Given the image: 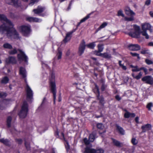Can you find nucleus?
Masks as SVG:
<instances>
[{
    "mask_svg": "<svg viewBox=\"0 0 153 153\" xmlns=\"http://www.w3.org/2000/svg\"><path fill=\"white\" fill-rule=\"evenodd\" d=\"M0 20L3 22V24L0 26V33H3L6 32L8 37H18V34L14 28L13 25L11 22L8 19L4 14H0Z\"/></svg>",
    "mask_w": 153,
    "mask_h": 153,
    "instance_id": "1",
    "label": "nucleus"
},
{
    "mask_svg": "<svg viewBox=\"0 0 153 153\" xmlns=\"http://www.w3.org/2000/svg\"><path fill=\"white\" fill-rule=\"evenodd\" d=\"M134 32H130L129 33V35L134 38H139L140 34L142 33V35L145 37L146 39L149 38V36L147 33L146 30H143V31H140V27L134 25Z\"/></svg>",
    "mask_w": 153,
    "mask_h": 153,
    "instance_id": "2",
    "label": "nucleus"
},
{
    "mask_svg": "<svg viewBox=\"0 0 153 153\" xmlns=\"http://www.w3.org/2000/svg\"><path fill=\"white\" fill-rule=\"evenodd\" d=\"M28 111V105L26 101H24L21 107V109L18 115L21 118H24L27 116Z\"/></svg>",
    "mask_w": 153,
    "mask_h": 153,
    "instance_id": "3",
    "label": "nucleus"
},
{
    "mask_svg": "<svg viewBox=\"0 0 153 153\" xmlns=\"http://www.w3.org/2000/svg\"><path fill=\"white\" fill-rule=\"evenodd\" d=\"M26 83V86L25 89L26 92L27 98V100L29 101V100H31L32 99L33 93L30 88L27 84V82Z\"/></svg>",
    "mask_w": 153,
    "mask_h": 153,
    "instance_id": "4",
    "label": "nucleus"
},
{
    "mask_svg": "<svg viewBox=\"0 0 153 153\" xmlns=\"http://www.w3.org/2000/svg\"><path fill=\"white\" fill-rule=\"evenodd\" d=\"M18 50L20 53L18 54L17 55L18 60L20 61H24L27 63L28 59L27 56L21 50Z\"/></svg>",
    "mask_w": 153,
    "mask_h": 153,
    "instance_id": "5",
    "label": "nucleus"
},
{
    "mask_svg": "<svg viewBox=\"0 0 153 153\" xmlns=\"http://www.w3.org/2000/svg\"><path fill=\"white\" fill-rule=\"evenodd\" d=\"M104 150L101 148H99L95 150L87 148L85 149L84 153H104Z\"/></svg>",
    "mask_w": 153,
    "mask_h": 153,
    "instance_id": "6",
    "label": "nucleus"
},
{
    "mask_svg": "<svg viewBox=\"0 0 153 153\" xmlns=\"http://www.w3.org/2000/svg\"><path fill=\"white\" fill-rule=\"evenodd\" d=\"M21 31L22 33L25 36H27L30 34V27L28 26H22L21 27Z\"/></svg>",
    "mask_w": 153,
    "mask_h": 153,
    "instance_id": "7",
    "label": "nucleus"
},
{
    "mask_svg": "<svg viewBox=\"0 0 153 153\" xmlns=\"http://www.w3.org/2000/svg\"><path fill=\"white\" fill-rule=\"evenodd\" d=\"M86 46L85 42L84 40H83L79 47L78 53L79 56H81L84 53Z\"/></svg>",
    "mask_w": 153,
    "mask_h": 153,
    "instance_id": "8",
    "label": "nucleus"
},
{
    "mask_svg": "<svg viewBox=\"0 0 153 153\" xmlns=\"http://www.w3.org/2000/svg\"><path fill=\"white\" fill-rule=\"evenodd\" d=\"M51 89V92L53 94L54 102L55 103L56 99V89L55 82H50Z\"/></svg>",
    "mask_w": 153,
    "mask_h": 153,
    "instance_id": "9",
    "label": "nucleus"
},
{
    "mask_svg": "<svg viewBox=\"0 0 153 153\" xmlns=\"http://www.w3.org/2000/svg\"><path fill=\"white\" fill-rule=\"evenodd\" d=\"M19 74L22 78L24 79L25 83H27V82L26 78L27 76V73L25 68L22 67H20L19 69Z\"/></svg>",
    "mask_w": 153,
    "mask_h": 153,
    "instance_id": "10",
    "label": "nucleus"
},
{
    "mask_svg": "<svg viewBox=\"0 0 153 153\" xmlns=\"http://www.w3.org/2000/svg\"><path fill=\"white\" fill-rule=\"evenodd\" d=\"M143 82H146V83L150 85L153 84V78L150 76H147L143 77L142 79Z\"/></svg>",
    "mask_w": 153,
    "mask_h": 153,
    "instance_id": "11",
    "label": "nucleus"
},
{
    "mask_svg": "<svg viewBox=\"0 0 153 153\" xmlns=\"http://www.w3.org/2000/svg\"><path fill=\"white\" fill-rule=\"evenodd\" d=\"M76 30V29H73L70 32L67 33L66 34V36L65 39L63 40V41L65 43H66L69 41L71 39L72 33L74 32Z\"/></svg>",
    "mask_w": 153,
    "mask_h": 153,
    "instance_id": "12",
    "label": "nucleus"
},
{
    "mask_svg": "<svg viewBox=\"0 0 153 153\" xmlns=\"http://www.w3.org/2000/svg\"><path fill=\"white\" fill-rule=\"evenodd\" d=\"M128 48L131 51H137L140 49V46L137 44H131L128 46Z\"/></svg>",
    "mask_w": 153,
    "mask_h": 153,
    "instance_id": "13",
    "label": "nucleus"
},
{
    "mask_svg": "<svg viewBox=\"0 0 153 153\" xmlns=\"http://www.w3.org/2000/svg\"><path fill=\"white\" fill-rule=\"evenodd\" d=\"M27 21L30 22H40L42 21V20L40 19H38L35 17H29L26 18Z\"/></svg>",
    "mask_w": 153,
    "mask_h": 153,
    "instance_id": "14",
    "label": "nucleus"
},
{
    "mask_svg": "<svg viewBox=\"0 0 153 153\" xmlns=\"http://www.w3.org/2000/svg\"><path fill=\"white\" fill-rule=\"evenodd\" d=\"M151 26L148 23L143 24L142 25V28L143 30H148L151 31Z\"/></svg>",
    "mask_w": 153,
    "mask_h": 153,
    "instance_id": "15",
    "label": "nucleus"
},
{
    "mask_svg": "<svg viewBox=\"0 0 153 153\" xmlns=\"http://www.w3.org/2000/svg\"><path fill=\"white\" fill-rule=\"evenodd\" d=\"M126 14L129 16H134L135 13L133 11L131 10L129 7H126L125 9Z\"/></svg>",
    "mask_w": 153,
    "mask_h": 153,
    "instance_id": "16",
    "label": "nucleus"
},
{
    "mask_svg": "<svg viewBox=\"0 0 153 153\" xmlns=\"http://www.w3.org/2000/svg\"><path fill=\"white\" fill-rule=\"evenodd\" d=\"M44 7L38 6L36 9L33 10V11L36 14H39L43 12L45 10Z\"/></svg>",
    "mask_w": 153,
    "mask_h": 153,
    "instance_id": "17",
    "label": "nucleus"
},
{
    "mask_svg": "<svg viewBox=\"0 0 153 153\" xmlns=\"http://www.w3.org/2000/svg\"><path fill=\"white\" fill-rule=\"evenodd\" d=\"M44 7L38 6L36 9L33 10V11L36 14H39L43 12L45 10Z\"/></svg>",
    "mask_w": 153,
    "mask_h": 153,
    "instance_id": "18",
    "label": "nucleus"
},
{
    "mask_svg": "<svg viewBox=\"0 0 153 153\" xmlns=\"http://www.w3.org/2000/svg\"><path fill=\"white\" fill-rule=\"evenodd\" d=\"M6 62L8 63L16 64V60L15 57L9 56L6 59Z\"/></svg>",
    "mask_w": 153,
    "mask_h": 153,
    "instance_id": "19",
    "label": "nucleus"
},
{
    "mask_svg": "<svg viewBox=\"0 0 153 153\" xmlns=\"http://www.w3.org/2000/svg\"><path fill=\"white\" fill-rule=\"evenodd\" d=\"M151 125L149 124L142 126L141 129L142 130V132H145L146 131L150 130L151 128Z\"/></svg>",
    "mask_w": 153,
    "mask_h": 153,
    "instance_id": "20",
    "label": "nucleus"
},
{
    "mask_svg": "<svg viewBox=\"0 0 153 153\" xmlns=\"http://www.w3.org/2000/svg\"><path fill=\"white\" fill-rule=\"evenodd\" d=\"M113 144L117 147H121L123 146V144L119 141L114 138L111 139Z\"/></svg>",
    "mask_w": 153,
    "mask_h": 153,
    "instance_id": "21",
    "label": "nucleus"
},
{
    "mask_svg": "<svg viewBox=\"0 0 153 153\" xmlns=\"http://www.w3.org/2000/svg\"><path fill=\"white\" fill-rule=\"evenodd\" d=\"M96 89L97 92H98V94L97 95V96L98 100H99L100 102L102 104H103L104 103V99L102 96H100V92L99 91V89L96 86Z\"/></svg>",
    "mask_w": 153,
    "mask_h": 153,
    "instance_id": "22",
    "label": "nucleus"
},
{
    "mask_svg": "<svg viewBox=\"0 0 153 153\" xmlns=\"http://www.w3.org/2000/svg\"><path fill=\"white\" fill-rule=\"evenodd\" d=\"M12 4L16 7H18L21 6V2L19 0H13Z\"/></svg>",
    "mask_w": 153,
    "mask_h": 153,
    "instance_id": "23",
    "label": "nucleus"
},
{
    "mask_svg": "<svg viewBox=\"0 0 153 153\" xmlns=\"http://www.w3.org/2000/svg\"><path fill=\"white\" fill-rule=\"evenodd\" d=\"M116 126L117 130L119 132V133L122 135H124L125 134V131L123 128L117 124H116Z\"/></svg>",
    "mask_w": 153,
    "mask_h": 153,
    "instance_id": "24",
    "label": "nucleus"
},
{
    "mask_svg": "<svg viewBox=\"0 0 153 153\" xmlns=\"http://www.w3.org/2000/svg\"><path fill=\"white\" fill-rule=\"evenodd\" d=\"M61 134L62 137H60V139H63L66 142V144L65 145V148L67 150V151H68V150L70 149L69 145L68 144V142L65 140V139L64 137V134L62 132L61 133Z\"/></svg>",
    "mask_w": 153,
    "mask_h": 153,
    "instance_id": "25",
    "label": "nucleus"
},
{
    "mask_svg": "<svg viewBox=\"0 0 153 153\" xmlns=\"http://www.w3.org/2000/svg\"><path fill=\"white\" fill-rule=\"evenodd\" d=\"M3 48L5 49H11L12 48V46L8 43H5L3 45Z\"/></svg>",
    "mask_w": 153,
    "mask_h": 153,
    "instance_id": "26",
    "label": "nucleus"
},
{
    "mask_svg": "<svg viewBox=\"0 0 153 153\" xmlns=\"http://www.w3.org/2000/svg\"><path fill=\"white\" fill-rule=\"evenodd\" d=\"M107 25V23L105 22L103 23L99 27H98L96 30L95 33H97L101 29L105 27Z\"/></svg>",
    "mask_w": 153,
    "mask_h": 153,
    "instance_id": "27",
    "label": "nucleus"
},
{
    "mask_svg": "<svg viewBox=\"0 0 153 153\" xmlns=\"http://www.w3.org/2000/svg\"><path fill=\"white\" fill-rule=\"evenodd\" d=\"M95 134L94 133H92L90 134L89 136V140L90 142H93L95 139Z\"/></svg>",
    "mask_w": 153,
    "mask_h": 153,
    "instance_id": "28",
    "label": "nucleus"
},
{
    "mask_svg": "<svg viewBox=\"0 0 153 153\" xmlns=\"http://www.w3.org/2000/svg\"><path fill=\"white\" fill-rule=\"evenodd\" d=\"M12 120V117L10 116L7 117V124L8 127L11 126V123Z\"/></svg>",
    "mask_w": 153,
    "mask_h": 153,
    "instance_id": "29",
    "label": "nucleus"
},
{
    "mask_svg": "<svg viewBox=\"0 0 153 153\" xmlns=\"http://www.w3.org/2000/svg\"><path fill=\"white\" fill-rule=\"evenodd\" d=\"M95 42H94L91 43L86 45V46L89 48L93 49L95 46Z\"/></svg>",
    "mask_w": 153,
    "mask_h": 153,
    "instance_id": "30",
    "label": "nucleus"
},
{
    "mask_svg": "<svg viewBox=\"0 0 153 153\" xmlns=\"http://www.w3.org/2000/svg\"><path fill=\"white\" fill-rule=\"evenodd\" d=\"M9 80V79L7 77H4L2 79L1 81V83L6 84L8 82Z\"/></svg>",
    "mask_w": 153,
    "mask_h": 153,
    "instance_id": "31",
    "label": "nucleus"
},
{
    "mask_svg": "<svg viewBox=\"0 0 153 153\" xmlns=\"http://www.w3.org/2000/svg\"><path fill=\"white\" fill-rule=\"evenodd\" d=\"M62 54V51L59 50V48H58V52L56 55V56L57 57V59H60L61 58Z\"/></svg>",
    "mask_w": 153,
    "mask_h": 153,
    "instance_id": "32",
    "label": "nucleus"
},
{
    "mask_svg": "<svg viewBox=\"0 0 153 153\" xmlns=\"http://www.w3.org/2000/svg\"><path fill=\"white\" fill-rule=\"evenodd\" d=\"M17 53V50L16 48H14L13 50L10 51H9V53L11 55H13Z\"/></svg>",
    "mask_w": 153,
    "mask_h": 153,
    "instance_id": "33",
    "label": "nucleus"
},
{
    "mask_svg": "<svg viewBox=\"0 0 153 153\" xmlns=\"http://www.w3.org/2000/svg\"><path fill=\"white\" fill-rule=\"evenodd\" d=\"M25 146L27 150H29L30 149V144L29 143L25 141Z\"/></svg>",
    "mask_w": 153,
    "mask_h": 153,
    "instance_id": "34",
    "label": "nucleus"
},
{
    "mask_svg": "<svg viewBox=\"0 0 153 153\" xmlns=\"http://www.w3.org/2000/svg\"><path fill=\"white\" fill-rule=\"evenodd\" d=\"M103 44H99L98 45V50L99 52H101L103 49Z\"/></svg>",
    "mask_w": 153,
    "mask_h": 153,
    "instance_id": "35",
    "label": "nucleus"
},
{
    "mask_svg": "<svg viewBox=\"0 0 153 153\" xmlns=\"http://www.w3.org/2000/svg\"><path fill=\"white\" fill-rule=\"evenodd\" d=\"M117 16H121L123 17H124V15L123 13V11L120 10H119L117 12Z\"/></svg>",
    "mask_w": 153,
    "mask_h": 153,
    "instance_id": "36",
    "label": "nucleus"
},
{
    "mask_svg": "<svg viewBox=\"0 0 153 153\" xmlns=\"http://www.w3.org/2000/svg\"><path fill=\"white\" fill-rule=\"evenodd\" d=\"M131 142L134 145H136L138 143L137 140L134 138H133L131 140Z\"/></svg>",
    "mask_w": 153,
    "mask_h": 153,
    "instance_id": "37",
    "label": "nucleus"
},
{
    "mask_svg": "<svg viewBox=\"0 0 153 153\" xmlns=\"http://www.w3.org/2000/svg\"><path fill=\"white\" fill-rule=\"evenodd\" d=\"M90 14H89L88 15L86 16L85 17L82 19L81 20L80 22H85L86 20H87L90 17Z\"/></svg>",
    "mask_w": 153,
    "mask_h": 153,
    "instance_id": "38",
    "label": "nucleus"
},
{
    "mask_svg": "<svg viewBox=\"0 0 153 153\" xmlns=\"http://www.w3.org/2000/svg\"><path fill=\"white\" fill-rule=\"evenodd\" d=\"M7 94L6 93L3 92H0V98H4L6 97Z\"/></svg>",
    "mask_w": 153,
    "mask_h": 153,
    "instance_id": "39",
    "label": "nucleus"
},
{
    "mask_svg": "<svg viewBox=\"0 0 153 153\" xmlns=\"http://www.w3.org/2000/svg\"><path fill=\"white\" fill-rule=\"evenodd\" d=\"M130 17H125V19L126 21H131L134 20L133 16H131Z\"/></svg>",
    "mask_w": 153,
    "mask_h": 153,
    "instance_id": "40",
    "label": "nucleus"
},
{
    "mask_svg": "<svg viewBox=\"0 0 153 153\" xmlns=\"http://www.w3.org/2000/svg\"><path fill=\"white\" fill-rule=\"evenodd\" d=\"M97 128L100 129H102L104 128V126L101 123H99L97 124Z\"/></svg>",
    "mask_w": 153,
    "mask_h": 153,
    "instance_id": "41",
    "label": "nucleus"
},
{
    "mask_svg": "<svg viewBox=\"0 0 153 153\" xmlns=\"http://www.w3.org/2000/svg\"><path fill=\"white\" fill-rule=\"evenodd\" d=\"M102 56L103 57L106 58H110L111 57L110 55L108 54L107 53H102Z\"/></svg>",
    "mask_w": 153,
    "mask_h": 153,
    "instance_id": "42",
    "label": "nucleus"
},
{
    "mask_svg": "<svg viewBox=\"0 0 153 153\" xmlns=\"http://www.w3.org/2000/svg\"><path fill=\"white\" fill-rule=\"evenodd\" d=\"M125 111L126 112L124 114V117L125 118H128L130 117V113L127 111L126 110H125Z\"/></svg>",
    "mask_w": 153,
    "mask_h": 153,
    "instance_id": "43",
    "label": "nucleus"
},
{
    "mask_svg": "<svg viewBox=\"0 0 153 153\" xmlns=\"http://www.w3.org/2000/svg\"><path fill=\"white\" fill-rule=\"evenodd\" d=\"M130 54L132 56H137L138 59H140V57L139 56V54H138L135 53H134L132 52H131Z\"/></svg>",
    "mask_w": 153,
    "mask_h": 153,
    "instance_id": "44",
    "label": "nucleus"
},
{
    "mask_svg": "<svg viewBox=\"0 0 153 153\" xmlns=\"http://www.w3.org/2000/svg\"><path fill=\"white\" fill-rule=\"evenodd\" d=\"M5 100H4L3 103L0 104V109L1 110H4L5 108L4 105L3 104L5 102Z\"/></svg>",
    "mask_w": 153,
    "mask_h": 153,
    "instance_id": "45",
    "label": "nucleus"
},
{
    "mask_svg": "<svg viewBox=\"0 0 153 153\" xmlns=\"http://www.w3.org/2000/svg\"><path fill=\"white\" fill-rule=\"evenodd\" d=\"M142 75V73L141 72H140L136 76L135 79L137 80L141 78Z\"/></svg>",
    "mask_w": 153,
    "mask_h": 153,
    "instance_id": "46",
    "label": "nucleus"
},
{
    "mask_svg": "<svg viewBox=\"0 0 153 153\" xmlns=\"http://www.w3.org/2000/svg\"><path fill=\"white\" fill-rule=\"evenodd\" d=\"M83 141L87 145L89 144L90 143V142L89 140V139L88 140L87 138H85L84 139Z\"/></svg>",
    "mask_w": 153,
    "mask_h": 153,
    "instance_id": "47",
    "label": "nucleus"
},
{
    "mask_svg": "<svg viewBox=\"0 0 153 153\" xmlns=\"http://www.w3.org/2000/svg\"><path fill=\"white\" fill-rule=\"evenodd\" d=\"M152 106V103L151 102L149 103L147 105L146 107L148 109V110L149 111L151 110V107Z\"/></svg>",
    "mask_w": 153,
    "mask_h": 153,
    "instance_id": "48",
    "label": "nucleus"
},
{
    "mask_svg": "<svg viewBox=\"0 0 153 153\" xmlns=\"http://www.w3.org/2000/svg\"><path fill=\"white\" fill-rule=\"evenodd\" d=\"M149 50L147 49L142 50L141 51V53L143 54H145L149 53Z\"/></svg>",
    "mask_w": 153,
    "mask_h": 153,
    "instance_id": "49",
    "label": "nucleus"
},
{
    "mask_svg": "<svg viewBox=\"0 0 153 153\" xmlns=\"http://www.w3.org/2000/svg\"><path fill=\"white\" fill-rule=\"evenodd\" d=\"M39 0H31L29 5H33L35 3L38 2Z\"/></svg>",
    "mask_w": 153,
    "mask_h": 153,
    "instance_id": "50",
    "label": "nucleus"
},
{
    "mask_svg": "<svg viewBox=\"0 0 153 153\" xmlns=\"http://www.w3.org/2000/svg\"><path fill=\"white\" fill-rule=\"evenodd\" d=\"M145 62L148 65L152 64L153 63L152 61L148 59H146L145 60Z\"/></svg>",
    "mask_w": 153,
    "mask_h": 153,
    "instance_id": "51",
    "label": "nucleus"
},
{
    "mask_svg": "<svg viewBox=\"0 0 153 153\" xmlns=\"http://www.w3.org/2000/svg\"><path fill=\"white\" fill-rule=\"evenodd\" d=\"M132 71L133 72H138L139 71V68L137 66H135L134 68H133L132 69Z\"/></svg>",
    "mask_w": 153,
    "mask_h": 153,
    "instance_id": "52",
    "label": "nucleus"
},
{
    "mask_svg": "<svg viewBox=\"0 0 153 153\" xmlns=\"http://www.w3.org/2000/svg\"><path fill=\"white\" fill-rule=\"evenodd\" d=\"M100 52L99 51H95L94 53L97 56H102V53H100Z\"/></svg>",
    "mask_w": 153,
    "mask_h": 153,
    "instance_id": "53",
    "label": "nucleus"
},
{
    "mask_svg": "<svg viewBox=\"0 0 153 153\" xmlns=\"http://www.w3.org/2000/svg\"><path fill=\"white\" fill-rule=\"evenodd\" d=\"M151 2V0H146L145 2V5L147 6H148L150 4Z\"/></svg>",
    "mask_w": 153,
    "mask_h": 153,
    "instance_id": "54",
    "label": "nucleus"
},
{
    "mask_svg": "<svg viewBox=\"0 0 153 153\" xmlns=\"http://www.w3.org/2000/svg\"><path fill=\"white\" fill-rule=\"evenodd\" d=\"M16 141L19 144H21L22 142V140L21 139H16Z\"/></svg>",
    "mask_w": 153,
    "mask_h": 153,
    "instance_id": "55",
    "label": "nucleus"
},
{
    "mask_svg": "<svg viewBox=\"0 0 153 153\" xmlns=\"http://www.w3.org/2000/svg\"><path fill=\"white\" fill-rule=\"evenodd\" d=\"M13 0H5L6 2L9 4H12Z\"/></svg>",
    "mask_w": 153,
    "mask_h": 153,
    "instance_id": "56",
    "label": "nucleus"
},
{
    "mask_svg": "<svg viewBox=\"0 0 153 153\" xmlns=\"http://www.w3.org/2000/svg\"><path fill=\"white\" fill-rule=\"evenodd\" d=\"M42 66L43 68H48L49 67L47 65L44 63H42Z\"/></svg>",
    "mask_w": 153,
    "mask_h": 153,
    "instance_id": "57",
    "label": "nucleus"
},
{
    "mask_svg": "<svg viewBox=\"0 0 153 153\" xmlns=\"http://www.w3.org/2000/svg\"><path fill=\"white\" fill-rule=\"evenodd\" d=\"M70 50L69 49H68L67 50L66 52V55L67 56H68L70 54Z\"/></svg>",
    "mask_w": 153,
    "mask_h": 153,
    "instance_id": "58",
    "label": "nucleus"
},
{
    "mask_svg": "<svg viewBox=\"0 0 153 153\" xmlns=\"http://www.w3.org/2000/svg\"><path fill=\"white\" fill-rule=\"evenodd\" d=\"M105 86L103 84L101 87V90L102 91H103L105 90Z\"/></svg>",
    "mask_w": 153,
    "mask_h": 153,
    "instance_id": "59",
    "label": "nucleus"
},
{
    "mask_svg": "<svg viewBox=\"0 0 153 153\" xmlns=\"http://www.w3.org/2000/svg\"><path fill=\"white\" fill-rule=\"evenodd\" d=\"M115 98L117 100H120L121 99L120 97L118 95H116L115 96Z\"/></svg>",
    "mask_w": 153,
    "mask_h": 153,
    "instance_id": "60",
    "label": "nucleus"
},
{
    "mask_svg": "<svg viewBox=\"0 0 153 153\" xmlns=\"http://www.w3.org/2000/svg\"><path fill=\"white\" fill-rule=\"evenodd\" d=\"M135 121L137 123H139V117H136L135 118Z\"/></svg>",
    "mask_w": 153,
    "mask_h": 153,
    "instance_id": "61",
    "label": "nucleus"
},
{
    "mask_svg": "<svg viewBox=\"0 0 153 153\" xmlns=\"http://www.w3.org/2000/svg\"><path fill=\"white\" fill-rule=\"evenodd\" d=\"M121 67L124 70H126L127 69L126 67L123 65Z\"/></svg>",
    "mask_w": 153,
    "mask_h": 153,
    "instance_id": "62",
    "label": "nucleus"
},
{
    "mask_svg": "<svg viewBox=\"0 0 153 153\" xmlns=\"http://www.w3.org/2000/svg\"><path fill=\"white\" fill-rule=\"evenodd\" d=\"M96 86H97L98 88V87L97 86V85H95V88L94 90V92L96 94H98V92H97V89H96Z\"/></svg>",
    "mask_w": 153,
    "mask_h": 153,
    "instance_id": "63",
    "label": "nucleus"
},
{
    "mask_svg": "<svg viewBox=\"0 0 153 153\" xmlns=\"http://www.w3.org/2000/svg\"><path fill=\"white\" fill-rule=\"evenodd\" d=\"M143 71L145 73V74H147V70L146 68L144 69Z\"/></svg>",
    "mask_w": 153,
    "mask_h": 153,
    "instance_id": "64",
    "label": "nucleus"
}]
</instances>
